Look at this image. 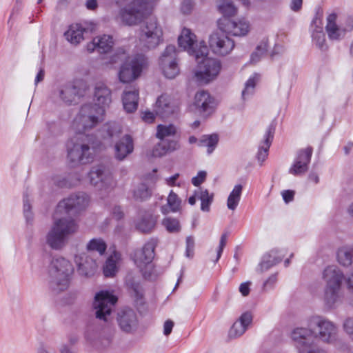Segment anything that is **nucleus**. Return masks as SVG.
<instances>
[{"label": "nucleus", "instance_id": "nucleus-32", "mask_svg": "<svg viewBox=\"0 0 353 353\" xmlns=\"http://www.w3.org/2000/svg\"><path fill=\"white\" fill-rule=\"evenodd\" d=\"M78 93V88L72 83H66L58 90V95L61 100L68 104H71L75 101Z\"/></svg>", "mask_w": 353, "mask_h": 353}, {"label": "nucleus", "instance_id": "nucleus-39", "mask_svg": "<svg viewBox=\"0 0 353 353\" xmlns=\"http://www.w3.org/2000/svg\"><path fill=\"white\" fill-rule=\"evenodd\" d=\"M337 261L343 266H350L353 263V248L344 246L337 252Z\"/></svg>", "mask_w": 353, "mask_h": 353}, {"label": "nucleus", "instance_id": "nucleus-62", "mask_svg": "<svg viewBox=\"0 0 353 353\" xmlns=\"http://www.w3.org/2000/svg\"><path fill=\"white\" fill-rule=\"evenodd\" d=\"M112 216L117 220H120L124 216V213L121 210V207L115 206L112 209Z\"/></svg>", "mask_w": 353, "mask_h": 353}, {"label": "nucleus", "instance_id": "nucleus-56", "mask_svg": "<svg viewBox=\"0 0 353 353\" xmlns=\"http://www.w3.org/2000/svg\"><path fill=\"white\" fill-rule=\"evenodd\" d=\"M105 129L107 131L109 137H113L121 132L119 126L115 123L110 124L105 126Z\"/></svg>", "mask_w": 353, "mask_h": 353}, {"label": "nucleus", "instance_id": "nucleus-19", "mask_svg": "<svg viewBox=\"0 0 353 353\" xmlns=\"http://www.w3.org/2000/svg\"><path fill=\"white\" fill-rule=\"evenodd\" d=\"M93 100L94 103L92 105H96L98 111L105 114V110L112 102L111 90L103 83H97L94 89Z\"/></svg>", "mask_w": 353, "mask_h": 353}, {"label": "nucleus", "instance_id": "nucleus-23", "mask_svg": "<svg viewBox=\"0 0 353 353\" xmlns=\"http://www.w3.org/2000/svg\"><path fill=\"white\" fill-rule=\"evenodd\" d=\"M322 278L325 283V287L341 289L345 279L343 272L336 265L326 267L322 274Z\"/></svg>", "mask_w": 353, "mask_h": 353}, {"label": "nucleus", "instance_id": "nucleus-58", "mask_svg": "<svg viewBox=\"0 0 353 353\" xmlns=\"http://www.w3.org/2000/svg\"><path fill=\"white\" fill-rule=\"evenodd\" d=\"M207 173L205 171H200L197 175L192 179V183L195 186H199L205 179Z\"/></svg>", "mask_w": 353, "mask_h": 353}, {"label": "nucleus", "instance_id": "nucleus-52", "mask_svg": "<svg viewBox=\"0 0 353 353\" xmlns=\"http://www.w3.org/2000/svg\"><path fill=\"white\" fill-rule=\"evenodd\" d=\"M228 239V234L224 233L221 235L219 242V245L216 250V254L215 259H213L212 257V259L214 261V262H217L219 259H220L221 254L223 252V248H225Z\"/></svg>", "mask_w": 353, "mask_h": 353}, {"label": "nucleus", "instance_id": "nucleus-45", "mask_svg": "<svg viewBox=\"0 0 353 353\" xmlns=\"http://www.w3.org/2000/svg\"><path fill=\"white\" fill-rule=\"evenodd\" d=\"M199 199L201 201V209L203 211L208 212L210 205L213 201V194H210L207 190H199Z\"/></svg>", "mask_w": 353, "mask_h": 353}, {"label": "nucleus", "instance_id": "nucleus-16", "mask_svg": "<svg viewBox=\"0 0 353 353\" xmlns=\"http://www.w3.org/2000/svg\"><path fill=\"white\" fill-rule=\"evenodd\" d=\"M160 66L164 75L168 79H173L178 75L179 69L176 62V50L174 46L166 47L160 57Z\"/></svg>", "mask_w": 353, "mask_h": 353}, {"label": "nucleus", "instance_id": "nucleus-25", "mask_svg": "<svg viewBox=\"0 0 353 353\" xmlns=\"http://www.w3.org/2000/svg\"><path fill=\"white\" fill-rule=\"evenodd\" d=\"M312 154V148L311 147L300 150L294 164L290 169V173L294 175L305 173L307 170V165L310 161Z\"/></svg>", "mask_w": 353, "mask_h": 353}, {"label": "nucleus", "instance_id": "nucleus-37", "mask_svg": "<svg viewBox=\"0 0 353 353\" xmlns=\"http://www.w3.org/2000/svg\"><path fill=\"white\" fill-rule=\"evenodd\" d=\"M181 200L172 190L167 198V203L161 207V212L164 214L170 212H176L181 210Z\"/></svg>", "mask_w": 353, "mask_h": 353}, {"label": "nucleus", "instance_id": "nucleus-63", "mask_svg": "<svg viewBox=\"0 0 353 353\" xmlns=\"http://www.w3.org/2000/svg\"><path fill=\"white\" fill-rule=\"evenodd\" d=\"M282 196L285 203H289L294 199V192L292 190H285L282 192Z\"/></svg>", "mask_w": 353, "mask_h": 353}, {"label": "nucleus", "instance_id": "nucleus-1", "mask_svg": "<svg viewBox=\"0 0 353 353\" xmlns=\"http://www.w3.org/2000/svg\"><path fill=\"white\" fill-rule=\"evenodd\" d=\"M124 62L119 71L118 77L123 83H128L140 77L143 70L147 65V59L143 54H137L131 59L123 48H117L111 57L112 63Z\"/></svg>", "mask_w": 353, "mask_h": 353}, {"label": "nucleus", "instance_id": "nucleus-46", "mask_svg": "<svg viewBox=\"0 0 353 353\" xmlns=\"http://www.w3.org/2000/svg\"><path fill=\"white\" fill-rule=\"evenodd\" d=\"M219 138L216 134L203 136L200 140V145L208 147V153L210 154L218 143Z\"/></svg>", "mask_w": 353, "mask_h": 353}, {"label": "nucleus", "instance_id": "nucleus-3", "mask_svg": "<svg viewBox=\"0 0 353 353\" xmlns=\"http://www.w3.org/2000/svg\"><path fill=\"white\" fill-rule=\"evenodd\" d=\"M73 272V265L68 260L62 257L54 259L50 268V282L53 289L57 291L66 290Z\"/></svg>", "mask_w": 353, "mask_h": 353}, {"label": "nucleus", "instance_id": "nucleus-14", "mask_svg": "<svg viewBox=\"0 0 353 353\" xmlns=\"http://www.w3.org/2000/svg\"><path fill=\"white\" fill-rule=\"evenodd\" d=\"M178 42L180 47L186 50L190 55L196 56V52H201V55L206 54L209 52L208 47L205 41H201L197 43L196 41V35L188 28H184L178 38Z\"/></svg>", "mask_w": 353, "mask_h": 353}, {"label": "nucleus", "instance_id": "nucleus-21", "mask_svg": "<svg viewBox=\"0 0 353 353\" xmlns=\"http://www.w3.org/2000/svg\"><path fill=\"white\" fill-rule=\"evenodd\" d=\"M74 261L77 265V272L81 276H92L98 268L96 260L85 252L75 254Z\"/></svg>", "mask_w": 353, "mask_h": 353}, {"label": "nucleus", "instance_id": "nucleus-47", "mask_svg": "<svg viewBox=\"0 0 353 353\" xmlns=\"http://www.w3.org/2000/svg\"><path fill=\"white\" fill-rule=\"evenodd\" d=\"M259 79V75L254 74L245 83V88L242 91V97L243 99L248 98L254 93V88Z\"/></svg>", "mask_w": 353, "mask_h": 353}, {"label": "nucleus", "instance_id": "nucleus-7", "mask_svg": "<svg viewBox=\"0 0 353 353\" xmlns=\"http://www.w3.org/2000/svg\"><path fill=\"white\" fill-rule=\"evenodd\" d=\"M176 129L174 125H158L157 128V137L161 142L158 143L152 150L154 157H161L167 152L174 151L179 147L178 143L172 139L176 134Z\"/></svg>", "mask_w": 353, "mask_h": 353}, {"label": "nucleus", "instance_id": "nucleus-10", "mask_svg": "<svg viewBox=\"0 0 353 353\" xmlns=\"http://www.w3.org/2000/svg\"><path fill=\"white\" fill-rule=\"evenodd\" d=\"M312 336L314 330L307 325L306 327H299L294 329L291 334L299 353H321L322 350L314 344Z\"/></svg>", "mask_w": 353, "mask_h": 353}, {"label": "nucleus", "instance_id": "nucleus-43", "mask_svg": "<svg viewBox=\"0 0 353 353\" xmlns=\"http://www.w3.org/2000/svg\"><path fill=\"white\" fill-rule=\"evenodd\" d=\"M88 251L97 252L99 255H103L107 249V245L102 239H92L86 245Z\"/></svg>", "mask_w": 353, "mask_h": 353}, {"label": "nucleus", "instance_id": "nucleus-28", "mask_svg": "<svg viewBox=\"0 0 353 353\" xmlns=\"http://www.w3.org/2000/svg\"><path fill=\"white\" fill-rule=\"evenodd\" d=\"M88 28L81 23H72L64 33L65 39L72 45H77L84 40Z\"/></svg>", "mask_w": 353, "mask_h": 353}, {"label": "nucleus", "instance_id": "nucleus-22", "mask_svg": "<svg viewBox=\"0 0 353 353\" xmlns=\"http://www.w3.org/2000/svg\"><path fill=\"white\" fill-rule=\"evenodd\" d=\"M214 105V100L208 92L199 90L195 94L193 107L200 114L205 116L211 114Z\"/></svg>", "mask_w": 353, "mask_h": 353}, {"label": "nucleus", "instance_id": "nucleus-36", "mask_svg": "<svg viewBox=\"0 0 353 353\" xmlns=\"http://www.w3.org/2000/svg\"><path fill=\"white\" fill-rule=\"evenodd\" d=\"M341 290L325 287L323 299L328 308H333L341 302Z\"/></svg>", "mask_w": 353, "mask_h": 353}, {"label": "nucleus", "instance_id": "nucleus-24", "mask_svg": "<svg viewBox=\"0 0 353 353\" xmlns=\"http://www.w3.org/2000/svg\"><path fill=\"white\" fill-rule=\"evenodd\" d=\"M117 321L121 330L126 333L135 331L138 327V319L132 309H124L118 314Z\"/></svg>", "mask_w": 353, "mask_h": 353}, {"label": "nucleus", "instance_id": "nucleus-53", "mask_svg": "<svg viewBox=\"0 0 353 353\" xmlns=\"http://www.w3.org/2000/svg\"><path fill=\"white\" fill-rule=\"evenodd\" d=\"M344 331L353 341V317L347 318L343 325Z\"/></svg>", "mask_w": 353, "mask_h": 353}, {"label": "nucleus", "instance_id": "nucleus-55", "mask_svg": "<svg viewBox=\"0 0 353 353\" xmlns=\"http://www.w3.org/2000/svg\"><path fill=\"white\" fill-rule=\"evenodd\" d=\"M277 273L272 274L263 283V288L264 290L272 289L274 287L277 282Z\"/></svg>", "mask_w": 353, "mask_h": 353}, {"label": "nucleus", "instance_id": "nucleus-41", "mask_svg": "<svg viewBox=\"0 0 353 353\" xmlns=\"http://www.w3.org/2000/svg\"><path fill=\"white\" fill-rule=\"evenodd\" d=\"M216 3L219 11L224 15L223 18L236 14L237 11L236 8L231 1L218 0Z\"/></svg>", "mask_w": 353, "mask_h": 353}, {"label": "nucleus", "instance_id": "nucleus-49", "mask_svg": "<svg viewBox=\"0 0 353 353\" xmlns=\"http://www.w3.org/2000/svg\"><path fill=\"white\" fill-rule=\"evenodd\" d=\"M312 39L313 41L319 48L321 50L325 49V38L321 27H319L318 30L312 32Z\"/></svg>", "mask_w": 353, "mask_h": 353}, {"label": "nucleus", "instance_id": "nucleus-11", "mask_svg": "<svg viewBox=\"0 0 353 353\" xmlns=\"http://www.w3.org/2000/svg\"><path fill=\"white\" fill-rule=\"evenodd\" d=\"M163 31L154 18L149 19L139 37L141 46L146 49H152L163 41Z\"/></svg>", "mask_w": 353, "mask_h": 353}, {"label": "nucleus", "instance_id": "nucleus-29", "mask_svg": "<svg viewBox=\"0 0 353 353\" xmlns=\"http://www.w3.org/2000/svg\"><path fill=\"white\" fill-rule=\"evenodd\" d=\"M134 150L133 141L130 135H125L114 146V156L119 161H123L125 157L131 154Z\"/></svg>", "mask_w": 353, "mask_h": 353}, {"label": "nucleus", "instance_id": "nucleus-59", "mask_svg": "<svg viewBox=\"0 0 353 353\" xmlns=\"http://www.w3.org/2000/svg\"><path fill=\"white\" fill-rule=\"evenodd\" d=\"M30 208L31 205L29 200L27 197H25L23 199V212L28 221L31 220L32 218V214L30 212Z\"/></svg>", "mask_w": 353, "mask_h": 353}, {"label": "nucleus", "instance_id": "nucleus-42", "mask_svg": "<svg viewBox=\"0 0 353 353\" xmlns=\"http://www.w3.org/2000/svg\"><path fill=\"white\" fill-rule=\"evenodd\" d=\"M276 253V250H272L268 254L264 256L263 261L260 263V269L261 272L267 271L271 267L279 263L282 260L281 258L275 257Z\"/></svg>", "mask_w": 353, "mask_h": 353}, {"label": "nucleus", "instance_id": "nucleus-30", "mask_svg": "<svg viewBox=\"0 0 353 353\" xmlns=\"http://www.w3.org/2000/svg\"><path fill=\"white\" fill-rule=\"evenodd\" d=\"M139 102V90L136 88L125 89L122 94L124 110L131 113L137 110Z\"/></svg>", "mask_w": 353, "mask_h": 353}, {"label": "nucleus", "instance_id": "nucleus-35", "mask_svg": "<svg viewBox=\"0 0 353 353\" xmlns=\"http://www.w3.org/2000/svg\"><path fill=\"white\" fill-rule=\"evenodd\" d=\"M121 260V254L117 251L107 259L103 268V272L105 277H113L118 272V263Z\"/></svg>", "mask_w": 353, "mask_h": 353}, {"label": "nucleus", "instance_id": "nucleus-13", "mask_svg": "<svg viewBox=\"0 0 353 353\" xmlns=\"http://www.w3.org/2000/svg\"><path fill=\"white\" fill-rule=\"evenodd\" d=\"M89 178L90 183L101 190L110 191L117 185L110 171L103 165L93 167L89 172Z\"/></svg>", "mask_w": 353, "mask_h": 353}, {"label": "nucleus", "instance_id": "nucleus-26", "mask_svg": "<svg viewBox=\"0 0 353 353\" xmlns=\"http://www.w3.org/2000/svg\"><path fill=\"white\" fill-rule=\"evenodd\" d=\"M114 40L111 35L103 34L93 39L87 44V50L90 52L96 50L100 54L108 52L113 47Z\"/></svg>", "mask_w": 353, "mask_h": 353}, {"label": "nucleus", "instance_id": "nucleus-17", "mask_svg": "<svg viewBox=\"0 0 353 353\" xmlns=\"http://www.w3.org/2000/svg\"><path fill=\"white\" fill-rule=\"evenodd\" d=\"M209 46L214 54L225 56L234 49V41L222 31V32H214L210 36Z\"/></svg>", "mask_w": 353, "mask_h": 353}, {"label": "nucleus", "instance_id": "nucleus-38", "mask_svg": "<svg viewBox=\"0 0 353 353\" xmlns=\"http://www.w3.org/2000/svg\"><path fill=\"white\" fill-rule=\"evenodd\" d=\"M157 219L152 214L146 213L143 214L137 222L136 227L137 230L143 233H148L152 230L156 224Z\"/></svg>", "mask_w": 353, "mask_h": 353}, {"label": "nucleus", "instance_id": "nucleus-51", "mask_svg": "<svg viewBox=\"0 0 353 353\" xmlns=\"http://www.w3.org/2000/svg\"><path fill=\"white\" fill-rule=\"evenodd\" d=\"M125 282L127 285L134 291L135 295L137 296H139L140 295L141 290L139 283L137 281H134V278L131 274H128L126 276Z\"/></svg>", "mask_w": 353, "mask_h": 353}, {"label": "nucleus", "instance_id": "nucleus-50", "mask_svg": "<svg viewBox=\"0 0 353 353\" xmlns=\"http://www.w3.org/2000/svg\"><path fill=\"white\" fill-rule=\"evenodd\" d=\"M247 330L245 325L239 321L235 322L229 331V336L231 338H236L241 336Z\"/></svg>", "mask_w": 353, "mask_h": 353}, {"label": "nucleus", "instance_id": "nucleus-48", "mask_svg": "<svg viewBox=\"0 0 353 353\" xmlns=\"http://www.w3.org/2000/svg\"><path fill=\"white\" fill-rule=\"evenodd\" d=\"M163 225L169 232H178L181 230L179 221L176 219L167 217L162 221Z\"/></svg>", "mask_w": 353, "mask_h": 353}, {"label": "nucleus", "instance_id": "nucleus-4", "mask_svg": "<svg viewBox=\"0 0 353 353\" xmlns=\"http://www.w3.org/2000/svg\"><path fill=\"white\" fill-rule=\"evenodd\" d=\"M208 55V53L201 55L198 52L194 57L197 63L194 77L198 82L203 84L209 83L216 79L221 70V61Z\"/></svg>", "mask_w": 353, "mask_h": 353}, {"label": "nucleus", "instance_id": "nucleus-60", "mask_svg": "<svg viewBox=\"0 0 353 353\" xmlns=\"http://www.w3.org/2000/svg\"><path fill=\"white\" fill-rule=\"evenodd\" d=\"M252 320V316L251 314L246 312L243 314L239 319V322L242 323V325H245V328L251 323Z\"/></svg>", "mask_w": 353, "mask_h": 353}, {"label": "nucleus", "instance_id": "nucleus-54", "mask_svg": "<svg viewBox=\"0 0 353 353\" xmlns=\"http://www.w3.org/2000/svg\"><path fill=\"white\" fill-rule=\"evenodd\" d=\"M266 50L265 45L263 46H258L256 51L251 55V62L254 63H256L260 59V57L265 52Z\"/></svg>", "mask_w": 353, "mask_h": 353}, {"label": "nucleus", "instance_id": "nucleus-64", "mask_svg": "<svg viewBox=\"0 0 353 353\" xmlns=\"http://www.w3.org/2000/svg\"><path fill=\"white\" fill-rule=\"evenodd\" d=\"M174 326L173 321L170 320H168L165 322L164 326H163V333L165 336L169 335L172 330Z\"/></svg>", "mask_w": 353, "mask_h": 353}, {"label": "nucleus", "instance_id": "nucleus-12", "mask_svg": "<svg viewBox=\"0 0 353 353\" xmlns=\"http://www.w3.org/2000/svg\"><path fill=\"white\" fill-rule=\"evenodd\" d=\"M117 301V297L108 291L102 290L97 293L93 303L96 317L108 321Z\"/></svg>", "mask_w": 353, "mask_h": 353}, {"label": "nucleus", "instance_id": "nucleus-15", "mask_svg": "<svg viewBox=\"0 0 353 353\" xmlns=\"http://www.w3.org/2000/svg\"><path fill=\"white\" fill-rule=\"evenodd\" d=\"M89 203L88 196L83 192L72 194L60 201L57 207L56 214L76 213L85 209Z\"/></svg>", "mask_w": 353, "mask_h": 353}, {"label": "nucleus", "instance_id": "nucleus-33", "mask_svg": "<svg viewBox=\"0 0 353 353\" xmlns=\"http://www.w3.org/2000/svg\"><path fill=\"white\" fill-rule=\"evenodd\" d=\"M336 14H331L327 18L326 31L332 40H338L344 37L345 30L339 28L336 23Z\"/></svg>", "mask_w": 353, "mask_h": 353}, {"label": "nucleus", "instance_id": "nucleus-61", "mask_svg": "<svg viewBox=\"0 0 353 353\" xmlns=\"http://www.w3.org/2000/svg\"><path fill=\"white\" fill-rule=\"evenodd\" d=\"M250 285H251V282H250V281L242 283L240 285V286H239V292H241V294L243 296H248L249 294Z\"/></svg>", "mask_w": 353, "mask_h": 353}, {"label": "nucleus", "instance_id": "nucleus-57", "mask_svg": "<svg viewBox=\"0 0 353 353\" xmlns=\"http://www.w3.org/2000/svg\"><path fill=\"white\" fill-rule=\"evenodd\" d=\"M194 241L193 237L188 236L186 239V252L185 254L188 257H192L194 253Z\"/></svg>", "mask_w": 353, "mask_h": 353}, {"label": "nucleus", "instance_id": "nucleus-40", "mask_svg": "<svg viewBox=\"0 0 353 353\" xmlns=\"http://www.w3.org/2000/svg\"><path fill=\"white\" fill-rule=\"evenodd\" d=\"M243 186L240 184L236 185L230 193L227 200V207L230 210H235L237 208L242 194Z\"/></svg>", "mask_w": 353, "mask_h": 353}, {"label": "nucleus", "instance_id": "nucleus-2", "mask_svg": "<svg viewBox=\"0 0 353 353\" xmlns=\"http://www.w3.org/2000/svg\"><path fill=\"white\" fill-rule=\"evenodd\" d=\"M78 229L76 222L71 217L55 218L53 225L46 235V243L53 250L63 248L68 237Z\"/></svg>", "mask_w": 353, "mask_h": 353}, {"label": "nucleus", "instance_id": "nucleus-18", "mask_svg": "<svg viewBox=\"0 0 353 353\" xmlns=\"http://www.w3.org/2000/svg\"><path fill=\"white\" fill-rule=\"evenodd\" d=\"M220 30L226 34L242 37L250 31V23L245 19L232 20L228 18L221 19L219 21Z\"/></svg>", "mask_w": 353, "mask_h": 353}, {"label": "nucleus", "instance_id": "nucleus-5", "mask_svg": "<svg viewBox=\"0 0 353 353\" xmlns=\"http://www.w3.org/2000/svg\"><path fill=\"white\" fill-rule=\"evenodd\" d=\"M307 325L314 330V337L326 344H334L338 339V327L330 319L319 315L310 317Z\"/></svg>", "mask_w": 353, "mask_h": 353}, {"label": "nucleus", "instance_id": "nucleus-34", "mask_svg": "<svg viewBox=\"0 0 353 353\" xmlns=\"http://www.w3.org/2000/svg\"><path fill=\"white\" fill-rule=\"evenodd\" d=\"M82 176L77 173H70L67 176L55 175L52 177V181L59 187L70 188L77 185Z\"/></svg>", "mask_w": 353, "mask_h": 353}, {"label": "nucleus", "instance_id": "nucleus-8", "mask_svg": "<svg viewBox=\"0 0 353 353\" xmlns=\"http://www.w3.org/2000/svg\"><path fill=\"white\" fill-rule=\"evenodd\" d=\"M155 0H134L120 11L122 22L128 26L139 23Z\"/></svg>", "mask_w": 353, "mask_h": 353}, {"label": "nucleus", "instance_id": "nucleus-27", "mask_svg": "<svg viewBox=\"0 0 353 353\" xmlns=\"http://www.w3.org/2000/svg\"><path fill=\"white\" fill-rule=\"evenodd\" d=\"M178 109L169 96L161 94L158 97L154 106V111L157 115L164 118L175 112Z\"/></svg>", "mask_w": 353, "mask_h": 353}, {"label": "nucleus", "instance_id": "nucleus-9", "mask_svg": "<svg viewBox=\"0 0 353 353\" xmlns=\"http://www.w3.org/2000/svg\"><path fill=\"white\" fill-rule=\"evenodd\" d=\"M88 136L81 134L72 141V146L68 145V159L74 164L87 163L92 159V153L89 145Z\"/></svg>", "mask_w": 353, "mask_h": 353}, {"label": "nucleus", "instance_id": "nucleus-31", "mask_svg": "<svg viewBox=\"0 0 353 353\" xmlns=\"http://www.w3.org/2000/svg\"><path fill=\"white\" fill-rule=\"evenodd\" d=\"M274 133V127L270 125L267 128L263 136V140L261 143L257 154V159L260 162H263L268 157V150L270 147Z\"/></svg>", "mask_w": 353, "mask_h": 353}, {"label": "nucleus", "instance_id": "nucleus-6", "mask_svg": "<svg viewBox=\"0 0 353 353\" xmlns=\"http://www.w3.org/2000/svg\"><path fill=\"white\" fill-rule=\"evenodd\" d=\"M104 114L99 112L92 103L81 106L79 113L72 123V130L77 133L83 134L86 130L92 129L103 119Z\"/></svg>", "mask_w": 353, "mask_h": 353}, {"label": "nucleus", "instance_id": "nucleus-44", "mask_svg": "<svg viewBox=\"0 0 353 353\" xmlns=\"http://www.w3.org/2000/svg\"><path fill=\"white\" fill-rule=\"evenodd\" d=\"M150 195V190L145 183L139 184L133 190V198L137 201L146 200Z\"/></svg>", "mask_w": 353, "mask_h": 353}, {"label": "nucleus", "instance_id": "nucleus-20", "mask_svg": "<svg viewBox=\"0 0 353 353\" xmlns=\"http://www.w3.org/2000/svg\"><path fill=\"white\" fill-rule=\"evenodd\" d=\"M157 244V240L151 239L144 244L142 249L134 252V261L141 271H143V268L148 265L150 266L154 258V250Z\"/></svg>", "mask_w": 353, "mask_h": 353}]
</instances>
